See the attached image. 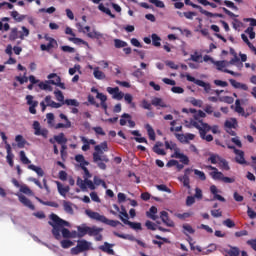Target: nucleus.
Here are the masks:
<instances>
[{"mask_svg":"<svg viewBox=\"0 0 256 256\" xmlns=\"http://www.w3.org/2000/svg\"><path fill=\"white\" fill-rule=\"evenodd\" d=\"M50 221L48 222L49 225H51L52 229V234L57 239L58 241L61 240V233L64 239H73L77 237V232L74 231L71 233L69 229L65 227H71V224L68 221H65L61 219L57 214H51L49 216Z\"/></svg>","mask_w":256,"mask_h":256,"instance_id":"obj_1","label":"nucleus"},{"mask_svg":"<svg viewBox=\"0 0 256 256\" xmlns=\"http://www.w3.org/2000/svg\"><path fill=\"white\" fill-rule=\"evenodd\" d=\"M190 125H192V127H195V129H198L200 138L203 139V141H207L208 143H211V141H213V135H207V133L211 131V126L209 124L204 123L203 121H191Z\"/></svg>","mask_w":256,"mask_h":256,"instance_id":"obj_2","label":"nucleus"},{"mask_svg":"<svg viewBox=\"0 0 256 256\" xmlns=\"http://www.w3.org/2000/svg\"><path fill=\"white\" fill-rule=\"evenodd\" d=\"M107 151H109V146L107 145L106 141L96 145L94 147V153L92 154L94 163H97V161H104V163H109V157L103 154L107 153Z\"/></svg>","mask_w":256,"mask_h":256,"instance_id":"obj_3","label":"nucleus"},{"mask_svg":"<svg viewBox=\"0 0 256 256\" xmlns=\"http://www.w3.org/2000/svg\"><path fill=\"white\" fill-rule=\"evenodd\" d=\"M77 237H85V235H89L90 237H92L93 235H97V233L99 232V230H97V227H89L85 224H83L82 226H77Z\"/></svg>","mask_w":256,"mask_h":256,"instance_id":"obj_4","label":"nucleus"},{"mask_svg":"<svg viewBox=\"0 0 256 256\" xmlns=\"http://www.w3.org/2000/svg\"><path fill=\"white\" fill-rule=\"evenodd\" d=\"M49 79L50 85H55L56 87H60V89H65V83L61 82V77L56 73H51L47 76Z\"/></svg>","mask_w":256,"mask_h":256,"instance_id":"obj_5","label":"nucleus"},{"mask_svg":"<svg viewBox=\"0 0 256 256\" xmlns=\"http://www.w3.org/2000/svg\"><path fill=\"white\" fill-rule=\"evenodd\" d=\"M106 91L109 93V95H112V99H115L116 101H121V99L125 97V93L120 91L119 87H107Z\"/></svg>","mask_w":256,"mask_h":256,"instance_id":"obj_6","label":"nucleus"},{"mask_svg":"<svg viewBox=\"0 0 256 256\" xmlns=\"http://www.w3.org/2000/svg\"><path fill=\"white\" fill-rule=\"evenodd\" d=\"M33 129H34V135H41L42 137H44V139H47L48 135H49V130L48 129H41V124L39 123V121H34L33 122Z\"/></svg>","mask_w":256,"mask_h":256,"instance_id":"obj_7","label":"nucleus"},{"mask_svg":"<svg viewBox=\"0 0 256 256\" xmlns=\"http://www.w3.org/2000/svg\"><path fill=\"white\" fill-rule=\"evenodd\" d=\"M206 169H208L210 172V176L212 177V179H214V181H223V177L225 175H223V172H220L219 169H217V167L208 165L206 166Z\"/></svg>","mask_w":256,"mask_h":256,"instance_id":"obj_8","label":"nucleus"},{"mask_svg":"<svg viewBox=\"0 0 256 256\" xmlns=\"http://www.w3.org/2000/svg\"><path fill=\"white\" fill-rule=\"evenodd\" d=\"M33 99H34L33 95L26 96L27 105L30 106L29 113H31V115H37V109L35 108L39 106V102Z\"/></svg>","mask_w":256,"mask_h":256,"instance_id":"obj_9","label":"nucleus"},{"mask_svg":"<svg viewBox=\"0 0 256 256\" xmlns=\"http://www.w3.org/2000/svg\"><path fill=\"white\" fill-rule=\"evenodd\" d=\"M172 157L174 159H179L180 163H182L183 165H189V157L181 152L180 148L176 150V153L172 154Z\"/></svg>","mask_w":256,"mask_h":256,"instance_id":"obj_10","label":"nucleus"},{"mask_svg":"<svg viewBox=\"0 0 256 256\" xmlns=\"http://www.w3.org/2000/svg\"><path fill=\"white\" fill-rule=\"evenodd\" d=\"M114 247H115V244L104 242V244L100 245L98 249L100 251H103V253H107V255H115V250H113Z\"/></svg>","mask_w":256,"mask_h":256,"instance_id":"obj_11","label":"nucleus"},{"mask_svg":"<svg viewBox=\"0 0 256 256\" xmlns=\"http://www.w3.org/2000/svg\"><path fill=\"white\" fill-rule=\"evenodd\" d=\"M19 198L20 203L24 205V207H28V209H31V211H35V205H33V202L25 197L23 194H16Z\"/></svg>","mask_w":256,"mask_h":256,"instance_id":"obj_12","label":"nucleus"},{"mask_svg":"<svg viewBox=\"0 0 256 256\" xmlns=\"http://www.w3.org/2000/svg\"><path fill=\"white\" fill-rule=\"evenodd\" d=\"M60 119H63L65 121V123H58L55 126V129H71V122L69 120V118H67V116L63 113H61L59 115Z\"/></svg>","mask_w":256,"mask_h":256,"instance_id":"obj_13","label":"nucleus"},{"mask_svg":"<svg viewBox=\"0 0 256 256\" xmlns=\"http://www.w3.org/2000/svg\"><path fill=\"white\" fill-rule=\"evenodd\" d=\"M234 153L236 155V163H239V165H247V161H245V152L239 149H234Z\"/></svg>","mask_w":256,"mask_h":256,"instance_id":"obj_14","label":"nucleus"},{"mask_svg":"<svg viewBox=\"0 0 256 256\" xmlns=\"http://www.w3.org/2000/svg\"><path fill=\"white\" fill-rule=\"evenodd\" d=\"M86 215L90 217V219H94L95 221H100V223H103L105 216L99 214L98 212H93L91 210L85 211Z\"/></svg>","mask_w":256,"mask_h":256,"instance_id":"obj_15","label":"nucleus"},{"mask_svg":"<svg viewBox=\"0 0 256 256\" xmlns=\"http://www.w3.org/2000/svg\"><path fill=\"white\" fill-rule=\"evenodd\" d=\"M160 219H162V222L167 225V227H175V223L169 219V213L166 211L160 212Z\"/></svg>","mask_w":256,"mask_h":256,"instance_id":"obj_16","label":"nucleus"},{"mask_svg":"<svg viewBox=\"0 0 256 256\" xmlns=\"http://www.w3.org/2000/svg\"><path fill=\"white\" fill-rule=\"evenodd\" d=\"M121 217V221L122 223H124V225H129V227H131V229H134L135 231H141L142 227H141V223L139 222H131L129 221V219H125L122 216Z\"/></svg>","mask_w":256,"mask_h":256,"instance_id":"obj_17","label":"nucleus"},{"mask_svg":"<svg viewBox=\"0 0 256 256\" xmlns=\"http://www.w3.org/2000/svg\"><path fill=\"white\" fill-rule=\"evenodd\" d=\"M77 245L83 253L85 251H89V249H91V246L93 244L91 242L87 241V240H78Z\"/></svg>","mask_w":256,"mask_h":256,"instance_id":"obj_18","label":"nucleus"},{"mask_svg":"<svg viewBox=\"0 0 256 256\" xmlns=\"http://www.w3.org/2000/svg\"><path fill=\"white\" fill-rule=\"evenodd\" d=\"M229 82H230V85H232V87H234V89H242V91H248L249 90V86H247V84L237 82L234 79H230Z\"/></svg>","mask_w":256,"mask_h":256,"instance_id":"obj_19","label":"nucleus"},{"mask_svg":"<svg viewBox=\"0 0 256 256\" xmlns=\"http://www.w3.org/2000/svg\"><path fill=\"white\" fill-rule=\"evenodd\" d=\"M210 192L212 193V195H214V199H217V201H222V203H225V198L218 194L219 190L217 189V186H210Z\"/></svg>","mask_w":256,"mask_h":256,"instance_id":"obj_20","label":"nucleus"},{"mask_svg":"<svg viewBox=\"0 0 256 256\" xmlns=\"http://www.w3.org/2000/svg\"><path fill=\"white\" fill-rule=\"evenodd\" d=\"M147 217L149 219H152V221H157L159 219V216H157V207L152 206L148 212H146Z\"/></svg>","mask_w":256,"mask_h":256,"instance_id":"obj_21","label":"nucleus"},{"mask_svg":"<svg viewBox=\"0 0 256 256\" xmlns=\"http://www.w3.org/2000/svg\"><path fill=\"white\" fill-rule=\"evenodd\" d=\"M198 87H203L205 93H210L213 95V90L211 89V84L205 83L203 80L197 81L196 82Z\"/></svg>","mask_w":256,"mask_h":256,"instance_id":"obj_22","label":"nucleus"},{"mask_svg":"<svg viewBox=\"0 0 256 256\" xmlns=\"http://www.w3.org/2000/svg\"><path fill=\"white\" fill-rule=\"evenodd\" d=\"M63 209L65 211V213H68V215H73L74 211H73V203L69 202V201H63Z\"/></svg>","mask_w":256,"mask_h":256,"instance_id":"obj_23","label":"nucleus"},{"mask_svg":"<svg viewBox=\"0 0 256 256\" xmlns=\"http://www.w3.org/2000/svg\"><path fill=\"white\" fill-rule=\"evenodd\" d=\"M93 76L98 79V81H103V79H106V75L103 73V71H100L99 67H95L93 71Z\"/></svg>","mask_w":256,"mask_h":256,"instance_id":"obj_24","label":"nucleus"},{"mask_svg":"<svg viewBox=\"0 0 256 256\" xmlns=\"http://www.w3.org/2000/svg\"><path fill=\"white\" fill-rule=\"evenodd\" d=\"M87 37H89L90 39H103V37H105V34L97 31V30H94L92 32H89L87 33Z\"/></svg>","mask_w":256,"mask_h":256,"instance_id":"obj_25","label":"nucleus"},{"mask_svg":"<svg viewBox=\"0 0 256 256\" xmlns=\"http://www.w3.org/2000/svg\"><path fill=\"white\" fill-rule=\"evenodd\" d=\"M213 65H215L218 69V71H224L225 67H229V62L222 60V61H215L213 62Z\"/></svg>","mask_w":256,"mask_h":256,"instance_id":"obj_26","label":"nucleus"},{"mask_svg":"<svg viewBox=\"0 0 256 256\" xmlns=\"http://www.w3.org/2000/svg\"><path fill=\"white\" fill-rule=\"evenodd\" d=\"M28 169L37 173L38 177H43V175H45V172L43 171V168H41L39 166H35V165L31 164V165L28 166Z\"/></svg>","mask_w":256,"mask_h":256,"instance_id":"obj_27","label":"nucleus"},{"mask_svg":"<svg viewBox=\"0 0 256 256\" xmlns=\"http://www.w3.org/2000/svg\"><path fill=\"white\" fill-rule=\"evenodd\" d=\"M75 161H77V163H80V167H87V165H89V162H87V160H85V156L78 154L75 156Z\"/></svg>","mask_w":256,"mask_h":256,"instance_id":"obj_28","label":"nucleus"},{"mask_svg":"<svg viewBox=\"0 0 256 256\" xmlns=\"http://www.w3.org/2000/svg\"><path fill=\"white\" fill-rule=\"evenodd\" d=\"M38 87L42 89V91H53V87L51 86V82H49V80L46 82H40Z\"/></svg>","mask_w":256,"mask_h":256,"instance_id":"obj_29","label":"nucleus"},{"mask_svg":"<svg viewBox=\"0 0 256 256\" xmlns=\"http://www.w3.org/2000/svg\"><path fill=\"white\" fill-rule=\"evenodd\" d=\"M54 141H56V143H58L59 145L67 144V138H65L64 133H60L54 136Z\"/></svg>","mask_w":256,"mask_h":256,"instance_id":"obj_30","label":"nucleus"},{"mask_svg":"<svg viewBox=\"0 0 256 256\" xmlns=\"http://www.w3.org/2000/svg\"><path fill=\"white\" fill-rule=\"evenodd\" d=\"M115 237H119L120 239H127L128 241H137L138 239L135 238L133 235L129 234H119V232H114Z\"/></svg>","mask_w":256,"mask_h":256,"instance_id":"obj_31","label":"nucleus"},{"mask_svg":"<svg viewBox=\"0 0 256 256\" xmlns=\"http://www.w3.org/2000/svg\"><path fill=\"white\" fill-rule=\"evenodd\" d=\"M99 11H102V13H105L106 15H109L111 19H115V14L111 13V10L103 4H99L98 6Z\"/></svg>","mask_w":256,"mask_h":256,"instance_id":"obj_32","label":"nucleus"},{"mask_svg":"<svg viewBox=\"0 0 256 256\" xmlns=\"http://www.w3.org/2000/svg\"><path fill=\"white\" fill-rule=\"evenodd\" d=\"M151 105H154V107H163V108L167 107L165 102H163V99L157 98V97L152 99Z\"/></svg>","mask_w":256,"mask_h":256,"instance_id":"obj_33","label":"nucleus"},{"mask_svg":"<svg viewBox=\"0 0 256 256\" xmlns=\"http://www.w3.org/2000/svg\"><path fill=\"white\" fill-rule=\"evenodd\" d=\"M218 165L222 171H229V169H231V167H229V162H227V160L224 158H220Z\"/></svg>","mask_w":256,"mask_h":256,"instance_id":"obj_34","label":"nucleus"},{"mask_svg":"<svg viewBox=\"0 0 256 256\" xmlns=\"http://www.w3.org/2000/svg\"><path fill=\"white\" fill-rule=\"evenodd\" d=\"M178 181L183 183V185L185 187H187V189H191V185H190L191 180H190L189 176H180V177H178Z\"/></svg>","mask_w":256,"mask_h":256,"instance_id":"obj_35","label":"nucleus"},{"mask_svg":"<svg viewBox=\"0 0 256 256\" xmlns=\"http://www.w3.org/2000/svg\"><path fill=\"white\" fill-rule=\"evenodd\" d=\"M57 187H58V192L60 193V195H62V197H65L68 191H70L69 186H63L61 185V183H58Z\"/></svg>","mask_w":256,"mask_h":256,"instance_id":"obj_36","label":"nucleus"},{"mask_svg":"<svg viewBox=\"0 0 256 256\" xmlns=\"http://www.w3.org/2000/svg\"><path fill=\"white\" fill-rule=\"evenodd\" d=\"M225 127H227V129H235V127H237V119L230 118L226 120Z\"/></svg>","mask_w":256,"mask_h":256,"instance_id":"obj_37","label":"nucleus"},{"mask_svg":"<svg viewBox=\"0 0 256 256\" xmlns=\"http://www.w3.org/2000/svg\"><path fill=\"white\" fill-rule=\"evenodd\" d=\"M145 129L147 130L149 139H151V141H155V130L153 127L150 124H146Z\"/></svg>","mask_w":256,"mask_h":256,"instance_id":"obj_38","label":"nucleus"},{"mask_svg":"<svg viewBox=\"0 0 256 256\" xmlns=\"http://www.w3.org/2000/svg\"><path fill=\"white\" fill-rule=\"evenodd\" d=\"M18 35H19V39H21L23 41V39H25V37H29V30L27 29V27L22 26L21 30L18 31Z\"/></svg>","mask_w":256,"mask_h":256,"instance_id":"obj_39","label":"nucleus"},{"mask_svg":"<svg viewBox=\"0 0 256 256\" xmlns=\"http://www.w3.org/2000/svg\"><path fill=\"white\" fill-rule=\"evenodd\" d=\"M11 17H13V19L15 21H17L18 23H21V21H24L25 20V15H21L19 14V12L17 11H12L11 12Z\"/></svg>","mask_w":256,"mask_h":256,"instance_id":"obj_40","label":"nucleus"},{"mask_svg":"<svg viewBox=\"0 0 256 256\" xmlns=\"http://www.w3.org/2000/svg\"><path fill=\"white\" fill-rule=\"evenodd\" d=\"M102 223H105V225H109L110 227H117V225H121V222H119L118 220H109L105 216Z\"/></svg>","mask_w":256,"mask_h":256,"instance_id":"obj_41","label":"nucleus"},{"mask_svg":"<svg viewBox=\"0 0 256 256\" xmlns=\"http://www.w3.org/2000/svg\"><path fill=\"white\" fill-rule=\"evenodd\" d=\"M80 139L83 143L82 151H89L91 149V146L89 145V139H87L85 136H81Z\"/></svg>","mask_w":256,"mask_h":256,"instance_id":"obj_42","label":"nucleus"},{"mask_svg":"<svg viewBox=\"0 0 256 256\" xmlns=\"http://www.w3.org/2000/svg\"><path fill=\"white\" fill-rule=\"evenodd\" d=\"M36 200L39 203H41L42 205H46L47 207H55V208L59 207V204L57 202H51V201L45 202V201L41 200V198H39V197H36Z\"/></svg>","mask_w":256,"mask_h":256,"instance_id":"obj_43","label":"nucleus"},{"mask_svg":"<svg viewBox=\"0 0 256 256\" xmlns=\"http://www.w3.org/2000/svg\"><path fill=\"white\" fill-rule=\"evenodd\" d=\"M54 95L56 99L59 101V103L65 105V96H63V92H61L60 90H56L54 91Z\"/></svg>","mask_w":256,"mask_h":256,"instance_id":"obj_44","label":"nucleus"},{"mask_svg":"<svg viewBox=\"0 0 256 256\" xmlns=\"http://www.w3.org/2000/svg\"><path fill=\"white\" fill-rule=\"evenodd\" d=\"M193 173H194V175H196V177L198 179H200V181H205L207 179V176L205 175V172H203L199 169H194Z\"/></svg>","mask_w":256,"mask_h":256,"instance_id":"obj_45","label":"nucleus"},{"mask_svg":"<svg viewBox=\"0 0 256 256\" xmlns=\"http://www.w3.org/2000/svg\"><path fill=\"white\" fill-rule=\"evenodd\" d=\"M9 39L10 41H16V39H19V30L17 28L11 29Z\"/></svg>","mask_w":256,"mask_h":256,"instance_id":"obj_46","label":"nucleus"},{"mask_svg":"<svg viewBox=\"0 0 256 256\" xmlns=\"http://www.w3.org/2000/svg\"><path fill=\"white\" fill-rule=\"evenodd\" d=\"M68 41H71V43H74L75 45H81V43L82 45H87L86 41L81 38H76L75 36L68 38Z\"/></svg>","mask_w":256,"mask_h":256,"instance_id":"obj_47","label":"nucleus"},{"mask_svg":"<svg viewBox=\"0 0 256 256\" xmlns=\"http://www.w3.org/2000/svg\"><path fill=\"white\" fill-rule=\"evenodd\" d=\"M161 145H163V144H161L160 142H157L155 144V146L153 147V151H154V153H157V155H166L165 150L160 148Z\"/></svg>","mask_w":256,"mask_h":256,"instance_id":"obj_48","label":"nucleus"},{"mask_svg":"<svg viewBox=\"0 0 256 256\" xmlns=\"http://www.w3.org/2000/svg\"><path fill=\"white\" fill-rule=\"evenodd\" d=\"M127 42L121 40V39H114V46L116 49H123V47H127Z\"/></svg>","mask_w":256,"mask_h":256,"instance_id":"obj_49","label":"nucleus"},{"mask_svg":"<svg viewBox=\"0 0 256 256\" xmlns=\"http://www.w3.org/2000/svg\"><path fill=\"white\" fill-rule=\"evenodd\" d=\"M220 159H221V156H219L217 154H210L208 161H210V163H212V165H217V163H219Z\"/></svg>","mask_w":256,"mask_h":256,"instance_id":"obj_50","label":"nucleus"},{"mask_svg":"<svg viewBox=\"0 0 256 256\" xmlns=\"http://www.w3.org/2000/svg\"><path fill=\"white\" fill-rule=\"evenodd\" d=\"M64 105H68V107H79V101L76 99H66Z\"/></svg>","mask_w":256,"mask_h":256,"instance_id":"obj_51","label":"nucleus"},{"mask_svg":"<svg viewBox=\"0 0 256 256\" xmlns=\"http://www.w3.org/2000/svg\"><path fill=\"white\" fill-rule=\"evenodd\" d=\"M152 45L161 47V38L157 34H152Z\"/></svg>","mask_w":256,"mask_h":256,"instance_id":"obj_52","label":"nucleus"},{"mask_svg":"<svg viewBox=\"0 0 256 256\" xmlns=\"http://www.w3.org/2000/svg\"><path fill=\"white\" fill-rule=\"evenodd\" d=\"M123 98H124V101H126V103L128 105L135 107V103H133V95L126 93V94H124Z\"/></svg>","mask_w":256,"mask_h":256,"instance_id":"obj_53","label":"nucleus"},{"mask_svg":"<svg viewBox=\"0 0 256 256\" xmlns=\"http://www.w3.org/2000/svg\"><path fill=\"white\" fill-rule=\"evenodd\" d=\"M76 185L80 187L82 191H87V186H86V178L83 180L81 178L77 179Z\"/></svg>","mask_w":256,"mask_h":256,"instance_id":"obj_54","label":"nucleus"},{"mask_svg":"<svg viewBox=\"0 0 256 256\" xmlns=\"http://www.w3.org/2000/svg\"><path fill=\"white\" fill-rule=\"evenodd\" d=\"M191 7H193V9H199L200 13H202V15H205L206 17H209V15H211V12L204 10L203 7L197 4H191Z\"/></svg>","mask_w":256,"mask_h":256,"instance_id":"obj_55","label":"nucleus"},{"mask_svg":"<svg viewBox=\"0 0 256 256\" xmlns=\"http://www.w3.org/2000/svg\"><path fill=\"white\" fill-rule=\"evenodd\" d=\"M20 160L24 165H29L31 163V160L27 158V155L25 154V151H20Z\"/></svg>","mask_w":256,"mask_h":256,"instance_id":"obj_56","label":"nucleus"},{"mask_svg":"<svg viewBox=\"0 0 256 256\" xmlns=\"http://www.w3.org/2000/svg\"><path fill=\"white\" fill-rule=\"evenodd\" d=\"M15 141H16V143H18V147L20 149H23V147H25V139H23V136L17 135L15 137Z\"/></svg>","mask_w":256,"mask_h":256,"instance_id":"obj_57","label":"nucleus"},{"mask_svg":"<svg viewBox=\"0 0 256 256\" xmlns=\"http://www.w3.org/2000/svg\"><path fill=\"white\" fill-rule=\"evenodd\" d=\"M165 147L166 149H170L171 151H174V153H176V150H179V147H177V144L173 143V142H165Z\"/></svg>","mask_w":256,"mask_h":256,"instance_id":"obj_58","label":"nucleus"},{"mask_svg":"<svg viewBox=\"0 0 256 256\" xmlns=\"http://www.w3.org/2000/svg\"><path fill=\"white\" fill-rule=\"evenodd\" d=\"M183 229H184V235H188V233L190 235H193V233H195V229H193V227H191V225L189 224H184Z\"/></svg>","mask_w":256,"mask_h":256,"instance_id":"obj_59","label":"nucleus"},{"mask_svg":"<svg viewBox=\"0 0 256 256\" xmlns=\"http://www.w3.org/2000/svg\"><path fill=\"white\" fill-rule=\"evenodd\" d=\"M45 41H48V45H51L52 47H57V40L54 38L50 37L49 35L44 36Z\"/></svg>","mask_w":256,"mask_h":256,"instance_id":"obj_60","label":"nucleus"},{"mask_svg":"<svg viewBox=\"0 0 256 256\" xmlns=\"http://www.w3.org/2000/svg\"><path fill=\"white\" fill-rule=\"evenodd\" d=\"M241 251L237 247L230 246V250L228 251V255L230 256H239Z\"/></svg>","mask_w":256,"mask_h":256,"instance_id":"obj_61","label":"nucleus"},{"mask_svg":"<svg viewBox=\"0 0 256 256\" xmlns=\"http://www.w3.org/2000/svg\"><path fill=\"white\" fill-rule=\"evenodd\" d=\"M20 192L24 195H33V191L27 185L20 186Z\"/></svg>","mask_w":256,"mask_h":256,"instance_id":"obj_62","label":"nucleus"},{"mask_svg":"<svg viewBox=\"0 0 256 256\" xmlns=\"http://www.w3.org/2000/svg\"><path fill=\"white\" fill-rule=\"evenodd\" d=\"M126 119H131V115H129L128 113L122 114L121 119H120V125L122 127L127 125V120Z\"/></svg>","mask_w":256,"mask_h":256,"instance_id":"obj_63","label":"nucleus"},{"mask_svg":"<svg viewBox=\"0 0 256 256\" xmlns=\"http://www.w3.org/2000/svg\"><path fill=\"white\" fill-rule=\"evenodd\" d=\"M61 247L63 249H69V247H73V241H71V240H62L61 241Z\"/></svg>","mask_w":256,"mask_h":256,"instance_id":"obj_64","label":"nucleus"}]
</instances>
